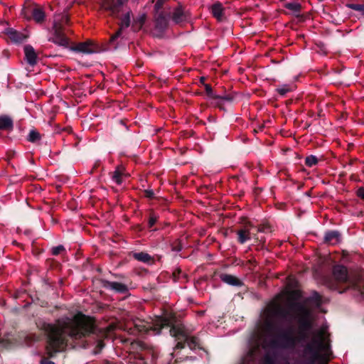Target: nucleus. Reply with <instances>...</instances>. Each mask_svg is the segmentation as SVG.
I'll return each mask as SVG.
<instances>
[{
  "label": "nucleus",
  "mask_w": 364,
  "mask_h": 364,
  "mask_svg": "<svg viewBox=\"0 0 364 364\" xmlns=\"http://www.w3.org/2000/svg\"><path fill=\"white\" fill-rule=\"evenodd\" d=\"M75 204H76L75 200H74V199L70 200V203H69L70 209H76L77 206Z\"/></svg>",
  "instance_id": "nucleus-46"
},
{
  "label": "nucleus",
  "mask_w": 364,
  "mask_h": 364,
  "mask_svg": "<svg viewBox=\"0 0 364 364\" xmlns=\"http://www.w3.org/2000/svg\"><path fill=\"white\" fill-rule=\"evenodd\" d=\"M196 358L191 357V360H195Z\"/></svg>",
  "instance_id": "nucleus-54"
},
{
  "label": "nucleus",
  "mask_w": 364,
  "mask_h": 364,
  "mask_svg": "<svg viewBox=\"0 0 364 364\" xmlns=\"http://www.w3.org/2000/svg\"><path fill=\"white\" fill-rule=\"evenodd\" d=\"M223 11L224 8L223 7L222 4L219 1L215 2L211 6L212 15L219 21L222 19V17L223 16Z\"/></svg>",
  "instance_id": "nucleus-22"
},
{
  "label": "nucleus",
  "mask_w": 364,
  "mask_h": 364,
  "mask_svg": "<svg viewBox=\"0 0 364 364\" xmlns=\"http://www.w3.org/2000/svg\"><path fill=\"white\" fill-rule=\"evenodd\" d=\"M80 139H77V141L74 144V146H77L78 143L80 142Z\"/></svg>",
  "instance_id": "nucleus-52"
},
{
  "label": "nucleus",
  "mask_w": 364,
  "mask_h": 364,
  "mask_svg": "<svg viewBox=\"0 0 364 364\" xmlns=\"http://www.w3.org/2000/svg\"><path fill=\"white\" fill-rule=\"evenodd\" d=\"M171 278L174 282H181L182 279L187 280L188 275L182 272L181 268L178 267L172 272Z\"/></svg>",
  "instance_id": "nucleus-25"
},
{
  "label": "nucleus",
  "mask_w": 364,
  "mask_h": 364,
  "mask_svg": "<svg viewBox=\"0 0 364 364\" xmlns=\"http://www.w3.org/2000/svg\"><path fill=\"white\" fill-rule=\"evenodd\" d=\"M138 227H139V230H141V226H140V225H138Z\"/></svg>",
  "instance_id": "nucleus-55"
},
{
  "label": "nucleus",
  "mask_w": 364,
  "mask_h": 364,
  "mask_svg": "<svg viewBox=\"0 0 364 364\" xmlns=\"http://www.w3.org/2000/svg\"><path fill=\"white\" fill-rule=\"evenodd\" d=\"M128 0H99L100 8L108 13L109 16L120 20L119 28L114 34L110 36L106 43H99L92 40L83 42H75L70 38V51L76 53L91 54L109 50H115V41L121 36L122 31L131 25L132 11H124V5Z\"/></svg>",
  "instance_id": "nucleus-1"
},
{
  "label": "nucleus",
  "mask_w": 364,
  "mask_h": 364,
  "mask_svg": "<svg viewBox=\"0 0 364 364\" xmlns=\"http://www.w3.org/2000/svg\"><path fill=\"white\" fill-rule=\"evenodd\" d=\"M31 17L37 23H42L45 21L46 14L43 9L38 6H32L27 10Z\"/></svg>",
  "instance_id": "nucleus-16"
},
{
  "label": "nucleus",
  "mask_w": 364,
  "mask_h": 364,
  "mask_svg": "<svg viewBox=\"0 0 364 364\" xmlns=\"http://www.w3.org/2000/svg\"><path fill=\"white\" fill-rule=\"evenodd\" d=\"M254 228V225L250 221H245L243 224L242 228L237 231V242L240 244H244L247 241L250 240L251 237H253L258 242L257 245V250L263 249L264 247L265 240H259L256 234H252L250 230Z\"/></svg>",
  "instance_id": "nucleus-9"
},
{
  "label": "nucleus",
  "mask_w": 364,
  "mask_h": 364,
  "mask_svg": "<svg viewBox=\"0 0 364 364\" xmlns=\"http://www.w3.org/2000/svg\"><path fill=\"white\" fill-rule=\"evenodd\" d=\"M247 356L250 357V358H252L254 357V351L252 350H249Z\"/></svg>",
  "instance_id": "nucleus-48"
},
{
  "label": "nucleus",
  "mask_w": 364,
  "mask_h": 364,
  "mask_svg": "<svg viewBox=\"0 0 364 364\" xmlns=\"http://www.w3.org/2000/svg\"><path fill=\"white\" fill-rule=\"evenodd\" d=\"M107 364H110V363H109V362H108V361H107Z\"/></svg>",
  "instance_id": "nucleus-56"
},
{
  "label": "nucleus",
  "mask_w": 364,
  "mask_h": 364,
  "mask_svg": "<svg viewBox=\"0 0 364 364\" xmlns=\"http://www.w3.org/2000/svg\"><path fill=\"white\" fill-rule=\"evenodd\" d=\"M205 90L206 92L207 95L213 99H219V95L214 94L213 88L209 84H204Z\"/></svg>",
  "instance_id": "nucleus-35"
},
{
  "label": "nucleus",
  "mask_w": 364,
  "mask_h": 364,
  "mask_svg": "<svg viewBox=\"0 0 364 364\" xmlns=\"http://www.w3.org/2000/svg\"><path fill=\"white\" fill-rule=\"evenodd\" d=\"M158 218L159 216L154 211L150 212L148 220V228L150 229L151 231L156 230V229L151 228L156 223Z\"/></svg>",
  "instance_id": "nucleus-30"
},
{
  "label": "nucleus",
  "mask_w": 364,
  "mask_h": 364,
  "mask_svg": "<svg viewBox=\"0 0 364 364\" xmlns=\"http://www.w3.org/2000/svg\"><path fill=\"white\" fill-rule=\"evenodd\" d=\"M51 252L53 255L57 256L59 255H66L67 251L63 245H60L52 247Z\"/></svg>",
  "instance_id": "nucleus-34"
},
{
  "label": "nucleus",
  "mask_w": 364,
  "mask_h": 364,
  "mask_svg": "<svg viewBox=\"0 0 364 364\" xmlns=\"http://www.w3.org/2000/svg\"><path fill=\"white\" fill-rule=\"evenodd\" d=\"M124 175V168L117 167L115 171L112 173V178L117 184L120 185L122 183V176Z\"/></svg>",
  "instance_id": "nucleus-27"
},
{
  "label": "nucleus",
  "mask_w": 364,
  "mask_h": 364,
  "mask_svg": "<svg viewBox=\"0 0 364 364\" xmlns=\"http://www.w3.org/2000/svg\"><path fill=\"white\" fill-rule=\"evenodd\" d=\"M318 163V160L314 155H309L305 159V165L308 167L316 166Z\"/></svg>",
  "instance_id": "nucleus-32"
},
{
  "label": "nucleus",
  "mask_w": 364,
  "mask_h": 364,
  "mask_svg": "<svg viewBox=\"0 0 364 364\" xmlns=\"http://www.w3.org/2000/svg\"><path fill=\"white\" fill-rule=\"evenodd\" d=\"M220 279L224 283L233 287H242L244 284L242 280L232 274H221Z\"/></svg>",
  "instance_id": "nucleus-19"
},
{
  "label": "nucleus",
  "mask_w": 364,
  "mask_h": 364,
  "mask_svg": "<svg viewBox=\"0 0 364 364\" xmlns=\"http://www.w3.org/2000/svg\"><path fill=\"white\" fill-rule=\"evenodd\" d=\"M284 7L291 11L294 14L297 15L301 10V5L296 2H288L286 3Z\"/></svg>",
  "instance_id": "nucleus-29"
},
{
  "label": "nucleus",
  "mask_w": 364,
  "mask_h": 364,
  "mask_svg": "<svg viewBox=\"0 0 364 364\" xmlns=\"http://www.w3.org/2000/svg\"><path fill=\"white\" fill-rule=\"evenodd\" d=\"M146 20V15L145 14H142L139 16L134 18L133 23L132 25V28L134 31H139L141 30L145 23Z\"/></svg>",
  "instance_id": "nucleus-23"
},
{
  "label": "nucleus",
  "mask_w": 364,
  "mask_h": 364,
  "mask_svg": "<svg viewBox=\"0 0 364 364\" xmlns=\"http://www.w3.org/2000/svg\"><path fill=\"white\" fill-rule=\"evenodd\" d=\"M333 276L339 283L347 284L348 287H352L364 298V274L351 282L349 279L347 268L341 264L335 265L333 268Z\"/></svg>",
  "instance_id": "nucleus-7"
},
{
  "label": "nucleus",
  "mask_w": 364,
  "mask_h": 364,
  "mask_svg": "<svg viewBox=\"0 0 364 364\" xmlns=\"http://www.w3.org/2000/svg\"><path fill=\"white\" fill-rule=\"evenodd\" d=\"M269 313L272 317L287 320L290 316V311L277 302H273L269 306Z\"/></svg>",
  "instance_id": "nucleus-11"
},
{
  "label": "nucleus",
  "mask_w": 364,
  "mask_h": 364,
  "mask_svg": "<svg viewBox=\"0 0 364 364\" xmlns=\"http://www.w3.org/2000/svg\"><path fill=\"white\" fill-rule=\"evenodd\" d=\"M15 154V151H10L8 152V156L9 159H11Z\"/></svg>",
  "instance_id": "nucleus-49"
},
{
  "label": "nucleus",
  "mask_w": 364,
  "mask_h": 364,
  "mask_svg": "<svg viewBox=\"0 0 364 364\" xmlns=\"http://www.w3.org/2000/svg\"><path fill=\"white\" fill-rule=\"evenodd\" d=\"M144 196L149 199H153L154 198V193L153 190L147 189L144 191Z\"/></svg>",
  "instance_id": "nucleus-43"
},
{
  "label": "nucleus",
  "mask_w": 364,
  "mask_h": 364,
  "mask_svg": "<svg viewBox=\"0 0 364 364\" xmlns=\"http://www.w3.org/2000/svg\"><path fill=\"white\" fill-rule=\"evenodd\" d=\"M292 309H296L300 314L299 319V331H310L313 328V323L310 319V311L300 303H294L291 305Z\"/></svg>",
  "instance_id": "nucleus-10"
},
{
  "label": "nucleus",
  "mask_w": 364,
  "mask_h": 364,
  "mask_svg": "<svg viewBox=\"0 0 364 364\" xmlns=\"http://www.w3.org/2000/svg\"><path fill=\"white\" fill-rule=\"evenodd\" d=\"M310 337L309 331H297L296 335H295V340L296 346L300 343H303L306 342Z\"/></svg>",
  "instance_id": "nucleus-26"
},
{
  "label": "nucleus",
  "mask_w": 364,
  "mask_h": 364,
  "mask_svg": "<svg viewBox=\"0 0 364 364\" xmlns=\"http://www.w3.org/2000/svg\"><path fill=\"white\" fill-rule=\"evenodd\" d=\"M4 33L8 36L10 41L14 43H21L28 38V35L16 31L13 28L5 29Z\"/></svg>",
  "instance_id": "nucleus-14"
},
{
  "label": "nucleus",
  "mask_w": 364,
  "mask_h": 364,
  "mask_svg": "<svg viewBox=\"0 0 364 364\" xmlns=\"http://www.w3.org/2000/svg\"><path fill=\"white\" fill-rule=\"evenodd\" d=\"M164 3V0H157L156 3L154 5L155 14L162 12L161 10L163 8Z\"/></svg>",
  "instance_id": "nucleus-39"
},
{
  "label": "nucleus",
  "mask_w": 364,
  "mask_h": 364,
  "mask_svg": "<svg viewBox=\"0 0 364 364\" xmlns=\"http://www.w3.org/2000/svg\"><path fill=\"white\" fill-rule=\"evenodd\" d=\"M82 255V253L79 251V250H76L75 253V257L76 259H78V258H80Z\"/></svg>",
  "instance_id": "nucleus-47"
},
{
  "label": "nucleus",
  "mask_w": 364,
  "mask_h": 364,
  "mask_svg": "<svg viewBox=\"0 0 364 364\" xmlns=\"http://www.w3.org/2000/svg\"><path fill=\"white\" fill-rule=\"evenodd\" d=\"M188 18L189 14L188 11H185L181 4L178 5V6L174 9L172 14V20L176 23L187 21Z\"/></svg>",
  "instance_id": "nucleus-15"
},
{
  "label": "nucleus",
  "mask_w": 364,
  "mask_h": 364,
  "mask_svg": "<svg viewBox=\"0 0 364 364\" xmlns=\"http://www.w3.org/2000/svg\"><path fill=\"white\" fill-rule=\"evenodd\" d=\"M68 26V6L64 8L63 13L55 14L51 30L52 36L49 41L64 48H68V38L66 35Z\"/></svg>",
  "instance_id": "nucleus-5"
},
{
  "label": "nucleus",
  "mask_w": 364,
  "mask_h": 364,
  "mask_svg": "<svg viewBox=\"0 0 364 364\" xmlns=\"http://www.w3.org/2000/svg\"><path fill=\"white\" fill-rule=\"evenodd\" d=\"M341 241V235L338 230H328L325 232L323 242L328 245H336Z\"/></svg>",
  "instance_id": "nucleus-18"
},
{
  "label": "nucleus",
  "mask_w": 364,
  "mask_h": 364,
  "mask_svg": "<svg viewBox=\"0 0 364 364\" xmlns=\"http://www.w3.org/2000/svg\"><path fill=\"white\" fill-rule=\"evenodd\" d=\"M101 283L104 288L107 289L114 290L117 293L127 294L129 291L127 286L122 283L117 282H109L106 279H102Z\"/></svg>",
  "instance_id": "nucleus-13"
},
{
  "label": "nucleus",
  "mask_w": 364,
  "mask_h": 364,
  "mask_svg": "<svg viewBox=\"0 0 364 364\" xmlns=\"http://www.w3.org/2000/svg\"><path fill=\"white\" fill-rule=\"evenodd\" d=\"M133 257L138 261L147 264H149L153 262L151 256L144 252H134Z\"/></svg>",
  "instance_id": "nucleus-24"
},
{
  "label": "nucleus",
  "mask_w": 364,
  "mask_h": 364,
  "mask_svg": "<svg viewBox=\"0 0 364 364\" xmlns=\"http://www.w3.org/2000/svg\"><path fill=\"white\" fill-rule=\"evenodd\" d=\"M169 15L164 12L155 14V29L160 33L164 32L168 26Z\"/></svg>",
  "instance_id": "nucleus-12"
},
{
  "label": "nucleus",
  "mask_w": 364,
  "mask_h": 364,
  "mask_svg": "<svg viewBox=\"0 0 364 364\" xmlns=\"http://www.w3.org/2000/svg\"><path fill=\"white\" fill-rule=\"evenodd\" d=\"M26 139L29 142L36 143L41 139V135L36 129H33L30 130Z\"/></svg>",
  "instance_id": "nucleus-28"
},
{
  "label": "nucleus",
  "mask_w": 364,
  "mask_h": 364,
  "mask_svg": "<svg viewBox=\"0 0 364 364\" xmlns=\"http://www.w3.org/2000/svg\"><path fill=\"white\" fill-rule=\"evenodd\" d=\"M43 330L47 336L46 353L49 358L67 346L68 336V316H64L56 321L55 324L44 323Z\"/></svg>",
  "instance_id": "nucleus-4"
},
{
  "label": "nucleus",
  "mask_w": 364,
  "mask_h": 364,
  "mask_svg": "<svg viewBox=\"0 0 364 364\" xmlns=\"http://www.w3.org/2000/svg\"><path fill=\"white\" fill-rule=\"evenodd\" d=\"M321 352H323L326 356H330L331 354V345L329 341H326L324 330L319 332L318 338H313L305 346L304 353L310 355L307 364H315L321 358Z\"/></svg>",
  "instance_id": "nucleus-6"
},
{
  "label": "nucleus",
  "mask_w": 364,
  "mask_h": 364,
  "mask_svg": "<svg viewBox=\"0 0 364 364\" xmlns=\"http://www.w3.org/2000/svg\"><path fill=\"white\" fill-rule=\"evenodd\" d=\"M309 301L314 303L317 306H320L322 303L321 296L317 291H314L309 298Z\"/></svg>",
  "instance_id": "nucleus-33"
},
{
  "label": "nucleus",
  "mask_w": 364,
  "mask_h": 364,
  "mask_svg": "<svg viewBox=\"0 0 364 364\" xmlns=\"http://www.w3.org/2000/svg\"><path fill=\"white\" fill-rule=\"evenodd\" d=\"M149 327L144 321H138L134 323V329L130 328L129 333L130 334L136 335L137 333H147Z\"/></svg>",
  "instance_id": "nucleus-21"
},
{
  "label": "nucleus",
  "mask_w": 364,
  "mask_h": 364,
  "mask_svg": "<svg viewBox=\"0 0 364 364\" xmlns=\"http://www.w3.org/2000/svg\"><path fill=\"white\" fill-rule=\"evenodd\" d=\"M69 132H70V134L72 133V129L71 127H70V129H69Z\"/></svg>",
  "instance_id": "nucleus-53"
},
{
  "label": "nucleus",
  "mask_w": 364,
  "mask_h": 364,
  "mask_svg": "<svg viewBox=\"0 0 364 364\" xmlns=\"http://www.w3.org/2000/svg\"><path fill=\"white\" fill-rule=\"evenodd\" d=\"M356 195L358 197H359L361 199L364 200V188L360 187L356 191Z\"/></svg>",
  "instance_id": "nucleus-44"
},
{
  "label": "nucleus",
  "mask_w": 364,
  "mask_h": 364,
  "mask_svg": "<svg viewBox=\"0 0 364 364\" xmlns=\"http://www.w3.org/2000/svg\"><path fill=\"white\" fill-rule=\"evenodd\" d=\"M269 345L275 348H294L296 346V343L294 328L291 326L287 330H280L277 337L270 341Z\"/></svg>",
  "instance_id": "nucleus-8"
},
{
  "label": "nucleus",
  "mask_w": 364,
  "mask_h": 364,
  "mask_svg": "<svg viewBox=\"0 0 364 364\" xmlns=\"http://www.w3.org/2000/svg\"><path fill=\"white\" fill-rule=\"evenodd\" d=\"M159 326L160 329L170 328V335L177 341L174 350H181L188 346L191 350L198 348L205 350L200 338L196 336H191V331L183 323H178L174 316L161 318L159 320Z\"/></svg>",
  "instance_id": "nucleus-3"
},
{
  "label": "nucleus",
  "mask_w": 364,
  "mask_h": 364,
  "mask_svg": "<svg viewBox=\"0 0 364 364\" xmlns=\"http://www.w3.org/2000/svg\"><path fill=\"white\" fill-rule=\"evenodd\" d=\"M104 337L105 333L92 317L79 312L70 318V348L82 349L95 344L92 353L97 355L105 346Z\"/></svg>",
  "instance_id": "nucleus-2"
},
{
  "label": "nucleus",
  "mask_w": 364,
  "mask_h": 364,
  "mask_svg": "<svg viewBox=\"0 0 364 364\" xmlns=\"http://www.w3.org/2000/svg\"><path fill=\"white\" fill-rule=\"evenodd\" d=\"M348 8H350L353 10L360 11L362 14L364 15V5L363 4H347L346 5Z\"/></svg>",
  "instance_id": "nucleus-37"
},
{
  "label": "nucleus",
  "mask_w": 364,
  "mask_h": 364,
  "mask_svg": "<svg viewBox=\"0 0 364 364\" xmlns=\"http://www.w3.org/2000/svg\"><path fill=\"white\" fill-rule=\"evenodd\" d=\"M292 90L291 87L288 85H284L282 87H279L277 88V92L281 95V96H285L286 94L289 92H291Z\"/></svg>",
  "instance_id": "nucleus-36"
},
{
  "label": "nucleus",
  "mask_w": 364,
  "mask_h": 364,
  "mask_svg": "<svg viewBox=\"0 0 364 364\" xmlns=\"http://www.w3.org/2000/svg\"><path fill=\"white\" fill-rule=\"evenodd\" d=\"M263 364H277L276 362V357L271 353H266L262 358Z\"/></svg>",
  "instance_id": "nucleus-31"
},
{
  "label": "nucleus",
  "mask_w": 364,
  "mask_h": 364,
  "mask_svg": "<svg viewBox=\"0 0 364 364\" xmlns=\"http://www.w3.org/2000/svg\"><path fill=\"white\" fill-rule=\"evenodd\" d=\"M265 326L269 332H274L277 329V326L272 321H267Z\"/></svg>",
  "instance_id": "nucleus-38"
},
{
  "label": "nucleus",
  "mask_w": 364,
  "mask_h": 364,
  "mask_svg": "<svg viewBox=\"0 0 364 364\" xmlns=\"http://www.w3.org/2000/svg\"><path fill=\"white\" fill-rule=\"evenodd\" d=\"M219 99L218 100H225V101H227V102H232L234 99L233 96L232 95H230V94H228V95H219Z\"/></svg>",
  "instance_id": "nucleus-42"
},
{
  "label": "nucleus",
  "mask_w": 364,
  "mask_h": 364,
  "mask_svg": "<svg viewBox=\"0 0 364 364\" xmlns=\"http://www.w3.org/2000/svg\"><path fill=\"white\" fill-rule=\"evenodd\" d=\"M257 231L259 232H267V231H271V227L268 224L260 225L257 228Z\"/></svg>",
  "instance_id": "nucleus-40"
},
{
  "label": "nucleus",
  "mask_w": 364,
  "mask_h": 364,
  "mask_svg": "<svg viewBox=\"0 0 364 364\" xmlns=\"http://www.w3.org/2000/svg\"><path fill=\"white\" fill-rule=\"evenodd\" d=\"M24 54H25V60L27 63L31 66H34L37 64L38 62V56L37 54L31 45H26L23 48Z\"/></svg>",
  "instance_id": "nucleus-17"
},
{
  "label": "nucleus",
  "mask_w": 364,
  "mask_h": 364,
  "mask_svg": "<svg viewBox=\"0 0 364 364\" xmlns=\"http://www.w3.org/2000/svg\"><path fill=\"white\" fill-rule=\"evenodd\" d=\"M217 106L220 109H223V106L221 103L218 102L217 104Z\"/></svg>",
  "instance_id": "nucleus-51"
},
{
  "label": "nucleus",
  "mask_w": 364,
  "mask_h": 364,
  "mask_svg": "<svg viewBox=\"0 0 364 364\" xmlns=\"http://www.w3.org/2000/svg\"><path fill=\"white\" fill-rule=\"evenodd\" d=\"M183 249L181 242L177 241L172 245V250L175 252H180Z\"/></svg>",
  "instance_id": "nucleus-41"
},
{
  "label": "nucleus",
  "mask_w": 364,
  "mask_h": 364,
  "mask_svg": "<svg viewBox=\"0 0 364 364\" xmlns=\"http://www.w3.org/2000/svg\"><path fill=\"white\" fill-rule=\"evenodd\" d=\"M14 129V121L8 115L0 116V130L11 132Z\"/></svg>",
  "instance_id": "nucleus-20"
},
{
  "label": "nucleus",
  "mask_w": 364,
  "mask_h": 364,
  "mask_svg": "<svg viewBox=\"0 0 364 364\" xmlns=\"http://www.w3.org/2000/svg\"><path fill=\"white\" fill-rule=\"evenodd\" d=\"M41 364H55V363L50 360L48 358L43 357L41 360Z\"/></svg>",
  "instance_id": "nucleus-45"
},
{
  "label": "nucleus",
  "mask_w": 364,
  "mask_h": 364,
  "mask_svg": "<svg viewBox=\"0 0 364 364\" xmlns=\"http://www.w3.org/2000/svg\"><path fill=\"white\" fill-rule=\"evenodd\" d=\"M205 78L204 77H201L200 79V82L202 83V84H205Z\"/></svg>",
  "instance_id": "nucleus-50"
}]
</instances>
